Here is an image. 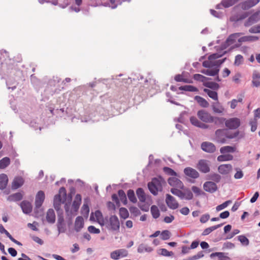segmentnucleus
<instances>
[{"label":"nucleus","instance_id":"f257e3e1","mask_svg":"<svg viewBox=\"0 0 260 260\" xmlns=\"http://www.w3.org/2000/svg\"><path fill=\"white\" fill-rule=\"evenodd\" d=\"M225 52L226 51H224L222 53H214L210 55L208 59L203 62V66L208 69L202 70L201 73L211 76L217 75L219 71L220 66L224 62L226 58L218 60L217 59L221 57Z\"/></svg>","mask_w":260,"mask_h":260},{"label":"nucleus","instance_id":"f03ea898","mask_svg":"<svg viewBox=\"0 0 260 260\" xmlns=\"http://www.w3.org/2000/svg\"><path fill=\"white\" fill-rule=\"evenodd\" d=\"M197 115L201 120L206 123H214L217 124L222 123L224 120L223 118L213 116L204 110L199 111Z\"/></svg>","mask_w":260,"mask_h":260},{"label":"nucleus","instance_id":"7ed1b4c3","mask_svg":"<svg viewBox=\"0 0 260 260\" xmlns=\"http://www.w3.org/2000/svg\"><path fill=\"white\" fill-rule=\"evenodd\" d=\"M165 183V181L162 177H156L148 183V187L151 193L155 196L159 191H162V186Z\"/></svg>","mask_w":260,"mask_h":260},{"label":"nucleus","instance_id":"20e7f679","mask_svg":"<svg viewBox=\"0 0 260 260\" xmlns=\"http://www.w3.org/2000/svg\"><path fill=\"white\" fill-rule=\"evenodd\" d=\"M171 192L174 195L179 197L181 200H191L193 198V194L191 190L187 187H183L179 189L172 188Z\"/></svg>","mask_w":260,"mask_h":260},{"label":"nucleus","instance_id":"39448f33","mask_svg":"<svg viewBox=\"0 0 260 260\" xmlns=\"http://www.w3.org/2000/svg\"><path fill=\"white\" fill-rule=\"evenodd\" d=\"M81 203V196L77 194L74 199L73 203L70 209V205L66 204L64 208L68 216H74L76 214Z\"/></svg>","mask_w":260,"mask_h":260},{"label":"nucleus","instance_id":"423d86ee","mask_svg":"<svg viewBox=\"0 0 260 260\" xmlns=\"http://www.w3.org/2000/svg\"><path fill=\"white\" fill-rule=\"evenodd\" d=\"M239 132H236L232 134H227L226 130L218 129L215 132V140L220 143H224L226 142V139H233L236 138L239 135Z\"/></svg>","mask_w":260,"mask_h":260},{"label":"nucleus","instance_id":"0eeeda50","mask_svg":"<svg viewBox=\"0 0 260 260\" xmlns=\"http://www.w3.org/2000/svg\"><path fill=\"white\" fill-rule=\"evenodd\" d=\"M104 225L108 230L112 231H118L120 228L119 219L115 215L111 216L109 219L106 218Z\"/></svg>","mask_w":260,"mask_h":260},{"label":"nucleus","instance_id":"6e6552de","mask_svg":"<svg viewBox=\"0 0 260 260\" xmlns=\"http://www.w3.org/2000/svg\"><path fill=\"white\" fill-rule=\"evenodd\" d=\"M242 35V33L237 32L231 35L226 39L225 42L221 46L222 50L226 49L228 46L232 45V47H237L236 45L239 43V38Z\"/></svg>","mask_w":260,"mask_h":260},{"label":"nucleus","instance_id":"1a4fd4ad","mask_svg":"<svg viewBox=\"0 0 260 260\" xmlns=\"http://www.w3.org/2000/svg\"><path fill=\"white\" fill-rule=\"evenodd\" d=\"M91 221H96L98 223L102 226H104L105 224L106 218H104L102 212L99 210H96L95 212H92L90 216Z\"/></svg>","mask_w":260,"mask_h":260},{"label":"nucleus","instance_id":"9d476101","mask_svg":"<svg viewBox=\"0 0 260 260\" xmlns=\"http://www.w3.org/2000/svg\"><path fill=\"white\" fill-rule=\"evenodd\" d=\"M225 124L230 129H236L240 125V120L238 118H231L225 121Z\"/></svg>","mask_w":260,"mask_h":260},{"label":"nucleus","instance_id":"9b49d317","mask_svg":"<svg viewBox=\"0 0 260 260\" xmlns=\"http://www.w3.org/2000/svg\"><path fill=\"white\" fill-rule=\"evenodd\" d=\"M166 203L171 209H176L179 206V204L175 198L169 194L166 195Z\"/></svg>","mask_w":260,"mask_h":260},{"label":"nucleus","instance_id":"f8f14e48","mask_svg":"<svg viewBox=\"0 0 260 260\" xmlns=\"http://www.w3.org/2000/svg\"><path fill=\"white\" fill-rule=\"evenodd\" d=\"M198 169L205 173L209 172L210 171L209 162L206 160H200L198 165Z\"/></svg>","mask_w":260,"mask_h":260},{"label":"nucleus","instance_id":"ddd939ff","mask_svg":"<svg viewBox=\"0 0 260 260\" xmlns=\"http://www.w3.org/2000/svg\"><path fill=\"white\" fill-rule=\"evenodd\" d=\"M168 183L174 188L179 189L183 187V183L178 178L175 177H171L168 179Z\"/></svg>","mask_w":260,"mask_h":260},{"label":"nucleus","instance_id":"4468645a","mask_svg":"<svg viewBox=\"0 0 260 260\" xmlns=\"http://www.w3.org/2000/svg\"><path fill=\"white\" fill-rule=\"evenodd\" d=\"M184 173L185 175L189 178L192 179H197L199 177V173L198 172L190 167H187L184 169Z\"/></svg>","mask_w":260,"mask_h":260},{"label":"nucleus","instance_id":"2eb2a0df","mask_svg":"<svg viewBox=\"0 0 260 260\" xmlns=\"http://www.w3.org/2000/svg\"><path fill=\"white\" fill-rule=\"evenodd\" d=\"M201 148L203 151L208 153H213L216 150L215 145L213 143L209 142L202 143L201 144Z\"/></svg>","mask_w":260,"mask_h":260},{"label":"nucleus","instance_id":"dca6fc26","mask_svg":"<svg viewBox=\"0 0 260 260\" xmlns=\"http://www.w3.org/2000/svg\"><path fill=\"white\" fill-rule=\"evenodd\" d=\"M260 2V0H247L240 4V6L243 10H248L254 7Z\"/></svg>","mask_w":260,"mask_h":260},{"label":"nucleus","instance_id":"f3484780","mask_svg":"<svg viewBox=\"0 0 260 260\" xmlns=\"http://www.w3.org/2000/svg\"><path fill=\"white\" fill-rule=\"evenodd\" d=\"M203 188L205 191L210 193H213L217 189L216 183L212 181L206 182L203 185Z\"/></svg>","mask_w":260,"mask_h":260},{"label":"nucleus","instance_id":"a211bd4d","mask_svg":"<svg viewBox=\"0 0 260 260\" xmlns=\"http://www.w3.org/2000/svg\"><path fill=\"white\" fill-rule=\"evenodd\" d=\"M233 170V166L230 164H223L218 168V172L222 175L229 174Z\"/></svg>","mask_w":260,"mask_h":260},{"label":"nucleus","instance_id":"6ab92c4d","mask_svg":"<svg viewBox=\"0 0 260 260\" xmlns=\"http://www.w3.org/2000/svg\"><path fill=\"white\" fill-rule=\"evenodd\" d=\"M45 199V193L43 191H39L36 197L35 204L37 208H40Z\"/></svg>","mask_w":260,"mask_h":260},{"label":"nucleus","instance_id":"aec40b11","mask_svg":"<svg viewBox=\"0 0 260 260\" xmlns=\"http://www.w3.org/2000/svg\"><path fill=\"white\" fill-rule=\"evenodd\" d=\"M258 37L256 36H240V38H239V43L237 44L236 46L237 47L240 46L241 44L245 42H254L258 40Z\"/></svg>","mask_w":260,"mask_h":260},{"label":"nucleus","instance_id":"412c9836","mask_svg":"<svg viewBox=\"0 0 260 260\" xmlns=\"http://www.w3.org/2000/svg\"><path fill=\"white\" fill-rule=\"evenodd\" d=\"M20 206L25 214H28L32 211V206L29 202L23 201L21 203Z\"/></svg>","mask_w":260,"mask_h":260},{"label":"nucleus","instance_id":"4be33fe9","mask_svg":"<svg viewBox=\"0 0 260 260\" xmlns=\"http://www.w3.org/2000/svg\"><path fill=\"white\" fill-rule=\"evenodd\" d=\"M212 110L214 113L221 114L224 111V107L219 103L218 101L212 104Z\"/></svg>","mask_w":260,"mask_h":260},{"label":"nucleus","instance_id":"5701e85b","mask_svg":"<svg viewBox=\"0 0 260 260\" xmlns=\"http://www.w3.org/2000/svg\"><path fill=\"white\" fill-rule=\"evenodd\" d=\"M84 226V220L82 216H78L75 222V230L79 232Z\"/></svg>","mask_w":260,"mask_h":260},{"label":"nucleus","instance_id":"b1692460","mask_svg":"<svg viewBox=\"0 0 260 260\" xmlns=\"http://www.w3.org/2000/svg\"><path fill=\"white\" fill-rule=\"evenodd\" d=\"M46 220L50 223H54L55 221V214L52 209H49L46 214Z\"/></svg>","mask_w":260,"mask_h":260},{"label":"nucleus","instance_id":"393cba45","mask_svg":"<svg viewBox=\"0 0 260 260\" xmlns=\"http://www.w3.org/2000/svg\"><path fill=\"white\" fill-rule=\"evenodd\" d=\"M153 250V248L145 244H141L138 247L137 251L138 253H143L144 252H150Z\"/></svg>","mask_w":260,"mask_h":260},{"label":"nucleus","instance_id":"a878e982","mask_svg":"<svg viewBox=\"0 0 260 260\" xmlns=\"http://www.w3.org/2000/svg\"><path fill=\"white\" fill-rule=\"evenodd\" d=\"M137 194L140 202H147V204L149 205L150 203L147 201L148 199L142 188H139L137 190Z\"/></svg>","mask_w":260,"mask_h":260},{"label":"nucleus","instance_id":"bb28decb","mask_svg":"<svg viewBox=\"0 0 260 260\" xmlns=\"http://www.w3.org/2000/svg\"><path fill=\"white\" fill-rule=\"evenodd\" d=\"M260 19V11H258L257 12L254 13L252 15H251L248 19V22L246 25H250L252 23H254Z\"/></svg>","mask_w":260,"mask_h":260},{"label":"nucleus","instance_id":"cd10ccee","mask_svg":"<svg viewBox=\"0 0 260 260\" xmlns=\"http://www.w3.org/2000/svg\"><path fill=\"white\" fill-rule=\"evenodd\" d=\"M24 183V180L21 177L15 178L12 183V187L13 189H16L21 186Z\"/></svg>","mask_w":260,"mask_h":260},{"label":"nucleus","instance_id":"c85d7f7f","mask_svg":"<svg viewBox=\"0 0 260 260\" xmlns=\"http://www.w3.org/2000/svg\"><path fill=\"white\" fill-rule=\"evenodd\" d=\"M259 79L260 74L256 71H254L252 74V83L254 86L258 87L260 85Z\"/></svg>","mask_w":260,"mask_h":260},{"label":"nucleus","instance_id":"c756f323","mask_svg":"<svg viewBox=\"0 0 260 260\" xmlns=\"http://www.w3.org/2000/svg\"><path fill=\"white\" fill-rule=\"evenodd\" d=\"M8 181V176L6 174L0 175V189H4L7 185Z\"/></svg>","mask_w":260,"mask_h":260},{"label":"nucleus","instance_id":"7c9ffc66","mask_svg":"<svg viewBox=\"0 0 260 260\" xmlns=\"http://www.w3.org/2000/svg\"><path fill=\"white\" fill-rule=\"evenodd\" d=\"M62 203V199L60 194L55 196L54 198V206L55 209L58 211Z\"/></svg>","mask_w":260,"mask_h":260},{"label":"nucleus","instance_id":"2f4dec72","mask_svg":"<svg viewBox=\"0 0 260 260\" xmlns=\"http://www.w3.org/2000/svg\"><path fill=\"white\" fill-rule=\"evenodd\" d=\"M236 151V148L235 147L231 146H223L220 148V152L224 154L226 153H233Z\"/></svg>","mask_w":260,"mask_h":260},{"label":"nucleus","instance_id":"473e14b6","mask_svg":"<svg viewBox=\"0 0 260 260\" xmlns=\"http://www.w3.org/2000/svg\"><path fill=\"white\" fill-rule=\"evenodd\" d=\"M22 194L20 192H17L8 197V200L11 202H16L21 200L22 199Z\"/></svg>","mask_w":260,"mask_h":260},{"label":"nucleus","instance_id":"72a5a7b5","mask_svg":"<svg viewBox=\"0 0 260 260\" xmlns=\"http://www.w3.org/2000/svg\"><path fill=\"white\" fill-rule=\"evenodd\" d=\"M204 91L208 95L210 98L214 100L218 101V95L216 91L211 90L207 88H205Z\"/></svg>","mask_w":260,"mask_h":260},{"label":"nucleus","instance_id":"f704fd0d","mask_svg":"<svg viewBox=\"0 0 260 260\" xmlns=\"http://www.w3.org/2000/svg\"><path fill=\"white\" fill-rule=\"evenodd\" d=\"M247 17V14L244 13L241 15H234L230 17V21L232 22H237L239 20H242Z\"/></svg>","mask_w":260,"mask_h":260},{"label":"nucleus","instance_id":"c9c22d12","mask_svg":"<svg viewBox=\"0 0 260 260\" xmlns=\"http://www.w3.org/2000/svg\"><path fill=\"white\" fill-rule=\"evenodd\" d=\"M233 159V156L231 154H222L219 155L217 159L218 161H224L232 160Z\"/></svg>","mask_w":260,"mask_h":260},{"label":"nucleus","instance_id":"e433bc0d","mask_svg":"<svg viewBox=\"0 0 260 260\" xmlns=\"http://www.w3.org/2000/svg\"><path fill=\"white\" fill-rule=\"evenodd\" d=\"M195 100L203 107L206 108L209 106L208 102L205 99L200 96H196L195 97Z\"/></svg>","mask_w":260,"mask_h":260},{"label":"nucleus","instance_id":"4c0bfd02","mask_svg":"<svg viewBox=\"0 0 260 260\" xmlns=\"http://www.w3.org/2000/svg\"><path fill=\"white\" fill-rule=\"evenodd\" d=\"M10 164V159L8 157H5L0 160V169H5Z\"/></svg>","mask_w":260,"mask_h":260},{"label":"nucleus","instance_id":"58836bf2","mask_svg":"<svg viewBox=\"0 0 260 260\" xmlns=\"http://www.w3.org/2000/svg\"><path fill=\"white\" fill-rule=\"evenodd\" d=\"M239 0H222V6L224 8H229L236 4Z\"/></svg>","mask_w":260,"mask_h":260},{"label":"nucleus","instance_id":"ea45409f","mask_svg":"<svg viewBox=\"0 0 260 260\" xmlns=\"http://www.w3.org/2000/svg\"><path fill=\"white\" fill-rule=\"evenodd\" d=\"M243 96L241 95L240 96H238L237 99H233L230 102V107L232 109H235L238 103H241L243 101Z\"/></svg>","mask_w":260,"mask_h":260},{"label":"nucleus","instance_id":"a19ab883","mask_svg":"<svg viewBox=\"0 0 260 260\" xmlns=\"http://www.w3.org/2000/svg\"><path fill=\"white\" fill-rule=\"evenodd\" d=\"M222 225V224H218L216 225L212 226L209 228H208L204 230L203 231L202 235L204 236H206L209 235L210 233H211L212 231L216 230L217 229L219 228Z\"/></svg>","mask_w":260,"mask_h":260},{"label":"nucleus","instance_id":"79ce46f5","mask_svg":"<svg viewBox=\"0 0 260 260\" xmlns=\"http://www.w3.org/2000/svg\"><path fill=\"white\" fill-rule=\"evenodd\" d=\"M179 89L181 90H185L191 92H195L198 91V89L196 87L189 85L181 86L179 87Z\"/></svg>","mask_w":260,"mask_h":260},{"label":"nucleus","instance_id":"37998d69","mask_svg":"<svg viewBox=\"0 0 260 260\" xmlns=\"http://www.w3.org/2000/svg\"><path fill=\"white\" fill-rule=\"evenodd\" d=\"M151 212L152 215V216L154 218H158L160 215L159 209L157 208V207L155 205H153L151 207Z\"/></svg>","mask_w":260,"mask_h":260},{"label":"nucleus","instance_id":"c03bdc74","mask_svg":"<svg viewBox=\"0 0 260 260\" xmlns=\"http://www.w3.org/2000/svg\"><path fill=\"white\" fill-rule=\"evenodd\" d=\"M118 196L120 200L124 205H125L127 203L126 197L125 192L122 190H119L118 191Z\"/></svg>","mask_w":260,"mask_h":260},{"label":"nucleus","instance_id":"a18cd8bd","mask_svg":"<svg viewBox=\"0 0 260 260\" xmlns=\"http://www.w3.org/2000/svg\"><path fill=\"white\" fill-rule=\"evenodd\" d=\"M217 256L219 258V260H230L228 257L223 256V253L221 252H215L212 253L210 255V257L213 258V257Z\"/></svg>","mask_w":260,"mask_h":260},{"label":"nucleus","instance_id":"49530a36","mask_svg":"<svg viewBox=\"0 0 260 260\" xmlns=\"http://www.w3.org/2000/svg\"><path fill=\"white\" fill-rule=\"evenodd\" d=\"M119 214L121 218L126 219L129 216V213L127 210L125 208H120L119 209Z\"/></svg>","mask_w":260,"mask_h":260},{"label":"nucleus","instance_id":"de8ad7c7","mask_svg":"<svg viewBox=\"0 0 260 260\" xmlns=\"http://www.w3.org/2000/svg\"><path fill=\"white\" fill-rule=\"evenodd\" d=\"M243 61H244L243 57L241 55L238 54V55H236L235 57L234 64L236 66H239L240 65H241V64L243 63Z\"/></svg>","mask_w":260,"mask_h":260},{"label":"nucleus","instance_id":"09e8293b","mask_svg":"<svg viewBox=\"0 0 260 260\" xmlns=\"http://www.w3.org/2000/svg\"><path fill=\"white\" fill-rule=\"evenodd\" d=\"M81 214L83 216H84L86 217L88 216L89 212V208L87 204H83V205L82 206V208H81Z\"/></svg>","mask_w":260,"mask_h":260},{"label":"nucleus","instance_id":"8fccbe9b","mask_svg":"<svg viewBox=\"0 0 260 260\" xmlns=\"http://www.w3.org/2000/svg\"><path fill=\"white\" fill-rule=\"evenodd\" d=\"M127 197L129 200L133 203H136L137 199L135 197L134 191L132 190H129L127 192Z\"/></svg>","mask_w":260,"mask_h":260},{"label":"nucleus","instance_id":"3c124183","mask_svg":"<svg viewBox=\"0 0 260 260\" xmlns=\"http://www.w3.org/2000/svg\"><path fill=\"white\" fill-rule=\"evenodd\" d=\"M205 86L208 88H210L213 89H217L219 88V85L213 82H209L206 83Z\"/></svg>","mask_w":260,"mask_h":260},{"label":"nucleus","instance_id":"603ef678","mask_svg":"<svg viewBox=\"0 0 260 260\" xmlns=\"http://www.w3.org/2000/svg\"><path fill=\"white\" fill-rule=\"evenodd\" d=\"M232 203V201L230 200L227 201L221 205L217 206L216 208L217 211H219L224 208H225L229 205H230Z\"/></svg>","mask_w":260,"mask_h":260},{"label":"nucleus","instance_id":"864d4df0","mask_svg":"<svg viewBox=\"0 0 260 260\" xmlns=\"http://www.w3.org/2000/svg\"><path fill=\"white\" fill-rule=\"evenodd\" d=\"M238 240L243 245L247 246L249 244L248 239L244 236L240 235L238 236Z\"/></svg>","mask_w":260,"mask_h":260},{"label":"nucleus","instance_id":"5fc2aeb1","mask_svg":"<svg viewBox=\"0 0 260 260\" xmlns=\"http://www.w3.org/2000/svg\"><path fill=\"white\" fill-rule=\"evenodd\" d=\"M164 171L171 176H173V177L177 176V173L172 169L168 167H165L164 168Z\"/></svg>","mask_w":260,"mask_h":260},{"label":"nucleus","instance_id":"6e6d98bb","mask_svg":"<svg viewBox=\"0 0 260 260\" xmlns=\"http://www.w3.org/2000/svg\"><path fill=\"white\" fill-rule=\"evenodd\" d=\"M170 232L168 230H165L161 233V238L164 240H168L170 238Z\"/></svg>","mask_w":260,"mask_h":260},{"label":"nucleus","instance_id":"4d7b16f0","mask_svg":"<svg viewBox=\"0 0 260 260\" xmlns=\"http://www.w3.org/2000/svg\"><path fill=\"white\" fill-rule=\"evenodd\" d=\"M193 78L196 80L205 82L207 80V78L200 74H194Z\"/></svg>","mask_w":260,"mask_h":260},{"label":"nucleus","instance_id":"13d9d810","mask_svg":"<svg viewBox=\"0 0 260 260\" xmlns=\"http://www.w3.org/2000/svg\"><path fill=\"white\" fill-rule=\"evenodd\" d=\"M88 231L89 233L92 234H99L100 233V230L93 225L88 226Z\"/></svg>","mask_w":260,"mask_h":260},{"label":"nucleus","instance_id":"bf43d9fd","mask_svg":"<svg viewBox=\"0 0 260 260\" xmlns=\"http://www.w3.org/2000/svg\"><path fill=\"white\" fill-rule=\"evenodd\" d=\"M190 121L192 125L197 127H199L201 123V121H200L196 117H191Z\"/></svg>","mask_w":260,"mask_h":260},{"label":"nucleus","instance_id":"052dcab7","mask_svg":"<svg viewBox=\"0 0 260 260\" xmlns=\"http://www.w3.org/2000/svg\"><path fill=\"white\" fill-rule=\"evenodd\" d=\"M237 172L235 173L234 175V178L236 179H239L242 178L243 177V172L239 170V169H236Z\"/></svg>","mask_w":260,"mask_h":260},{"label":"nucleus","instance_id":"680f3d73","mask_svg":"<svg viewBox=\"0 0 260 260\" xmlns=\"http://www.w3.org/2000/svg\"><path fill=\"white\" fill-rule=\"evenodd\" d=\"M191 190L197 196H200L202 194V190L196 186H192L191 187Z\"/></svg>","mask_w":260,"mask_h":260},{"label":"nucleus","instance_id":"e2e57ef3","mask_svg":"<svg viewBox=\"0 0 260 260\" xmlns=\"http://www.w3.org/2000/svg\"><path fill=\"white\" fill-rule=\"evenodd\" d=\"M110 256L111 258L113 259H118L120 258L119 254L118 253V250L112 252L111 253Z\"/></svg>","mask_w":260,"mask_h":260},{"label":"nucleus","instance_id":"0e129e2a","mask_svg":"<svg viewBox=\"0 0 260 260\" xmlns=\"http://www.w3.org/2000/svg\"><path fill=\"white\" fill-rule=\"evenodd\" d=\"M118 251L119 254L120 258L125 257L128 254L127 251L124 249H118Z\"/></svg>","mask_w":260,"mask_h":260},{"label":"nucleus","instance_id":"69168bd1","mask_svg":"<svg viewBox=\"0 0 260 260\" xmlns=\"http://www.w3.org/2000/svg\"><path fill=\"white\" fill-rule=\"evenodd\" d=\"M160 254L164 256H171L173 254L172 252H170V251H168L167 249H164V248L161 249L160 250Z\"/></svg>","mask_w":260,"mask_h":260},{"label":"nucleus","instance_id":"338daca9","mask_svg":"<svg viewBox=\"0 0 260 260\" xmlns=\"http://www.w3.org/2000/svg\"><path fill=\"white\" fill-rule=\"evenodd\" d=\"M210 218V215L208 214H205L203 215L200 218V221L202 223H205L207 222Z\"/></svg>","mask_w":260,"mask_h":260},{"label":"nucleus","instance_id":"774afa93","mask_svg":"<svg viewBox=\"0 0 260 260\" xmlns=\"http://www.w3.org/2000/svg\"><path fill=\"white\" fill-rule=\"evenodd\" d=\"M210 12L212 15L217 18H221L223 15L222 13L217 12L213 10H210Z\"/></svg>","mask_w":260,"mask_h":260}]
</instances>
